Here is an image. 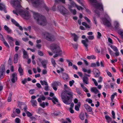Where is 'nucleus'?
I'll list each match as a JSON object with an SVG mask.
<instances>
[{"instance_id":"obj_1","label":"nucleus","mask_w":123,"mask_h":123,"mask_svg":"<svg viewBox=\"0 0 123 123\" xmlns=\"http://www.w3.org/2000/svg\"><path fill=\"white\" fill-rule=\"evenodd\" d=\"M61 97L63 102L67 105L71 103L73 98V93L71 92H67L64 94H62Z\"/></svg>"},{"instance_id":"obj_2","label":"nucleus","mask_w":123,"mask_h":123,"mask_svg":"<svg viewBox=\"0 0 123 123\" xmlns=\"http://www.w3.org/2000/svg\"><path fill=\"white\" fill-rule=\"evenodd\" d=\"M51 50L54 53H55L54 55V58L57 57L58 56H61L62 54V52L60 47L57 45L53 43L50 46Z\"/></svg>"},{"instance_id":"obj_3","label":"nucleus","mask_w":123,"mask_h":123,"mask_svg":"<svg viewBox=\"0 0 123 123\" xmlns=\"http://www.w3.org/2000/svg\"><path fill=\"white\" fill-rule=\"evenodd\" d=\"M89 0L91 3H95L94 5V7L95 8V12L96 13L98 14L99 10L103 11V6L101 3L97 2L96 0Z\"/></svg>"},{"instance_id":"obj_4","label":"nucleus","mask_w":123,"mask_h":123,"mask_svg":"<svg viewBox=\"0 0 123 123\" xmlns=\"http://www.w3.org/2000/svg\"><path fill=\"white\" fill-rule=\"evenodd\" d=\"M11 3L12 6L15 8L16 9V11L15 10L13 11V13L18 15L17 10L19 11V10L21 9L20 8L21 6L20 4L19 1L18 0H11Z\"/></svg>"},{"instance_id":"obj_5","label":"nucleus","mask_w":123,"mask_h":123,"mask_svg":"<svg viewBox=\"0 0 123 123\" xmlns=\"http://www.w3.org/2000/svg\"><path fill=\"white\" fill-rule=\"evenodd\" d=\"M17 13L25 19H28L31 17L30 14L27 11H24L20 9L19 11L17 10Z\"/></svg>"},{"instance_id":"obj_6","label":"nucleus","mask_w":123,"mask_h":123,"mask_svg":"<svg viewBox=\"0 0 123 123\" xmlns=\"http://www.w3.org/2000/svg\"><path fill=\"white\" fill-rule=\"evenodd\" d=\"M42 35L48 41H54L55 40V38L51 34L46 32L42 33Z\"/></svg>"},{"instance_id":"obj_7","label":"nucleus","mask_w":123,"mask_h":123,"mask_svg":"<svg viewBox=\"0 0 123 123\" xmlns=\"http://www.w3.org/2000/svg\"><path fill=\"white\" fill-rule=\"evenodd\" d=\"M109 18V17L107 15L105 18H101L103 23V24L108 27H111V24L110 22L108 21L106 18Z\"/></svg>"},{"instance_id":"obj_8","label":"nucleus","mask_w":123,"mask_h":123,"mask_svg":"<svg viewBox=\"0 0 123 123\" xmlns=\"http://www.w3.org/2000/svg\"><path fill=\"white\" fill-rule=\"evenodd\" d=\"M38 24L40 25L44 26L46 25L47 22L45 18L43 16L37 21Z\"/></svg>"},{"instance_id":"obj_9","label":"nucleus","mask_w":123,"mask_h":123,"mask_svg":"<svg viewBox=\"0 0 123 123\" xmlns=\"http://www.w3.org/2000/svg\"><path fill=\"white\" fill-rule=\"evenodd\" d=\"M11 81L13 83H14L17 80V74L16 73H14L12 74L11 76Z\"/></svg>"},{"instance_id":"obj_10","label":"nucleus","mask_w":123,"mask_h":123,"mask_svg":"<svg viewBox=\"0 0 123 123\" xmlns=\"http://www.w3.org/2000/svg\"><path fill=\"white\" fill-rule=\"evenodd\" d=\"M58 9L62 14H65L67 10L64 6H59L58 7Z\"/></svg>"},{"instance_id":"obj_11","label":"nucleus","mask_w":123,"mask_h":123,"mask_svg":"<svg viewBox=\"0 0 123 123\" xmlns=\"http://www.w3.org/2000/svg\"><path fill=\"white\" fill-rule=\"evenodd\" d=\"M61 83L59 82H55L53 83L51 85L53 89L55 91H56L57 89V87L58 86L61 85Z\"/></svg>"},{"instance_id":"obj_12","label":"nucleus","mask_w":123,"mask_h":123,"mask_svg":"<svg viewBox=\"0 0 123 123\" xmlns=\"http://www.w3.org/2000/svg\"><path fill=\"white\" fill-rule=\"evenodd\" d=\"M5 73V69L3 66H1L0 68V79L4 77V74Z\"/></svg>"},{"instance_id":"obj_13","label":"nucleus","mask_w":123,"mask_h":123,"mask_svg":"<svg viewBox=\"0 0 123 123\" xmlns=\"http://www.w3.org/2000/svg\"><path fill=\"white\" fill-rule=\"evenodd\" d=\"M32 12L34 18L37 21H38L42 16L39 15L38 13L36 12Z\"/></svg>"},{"instance_id":"obj_14","label":"nucleus","mask_w":123,"mask_h":123,"mask_svg":"<svg viewBox=\"0 0 123 123\" xmlns=\"http://www.w3.org/2000/svg\"><path fill=\"white\" fill-rule=\"evenodd\" d=\"M0 37L1 38V40L2 41L3 43L6 47L9 49V45L5 41L4 38L3 36L0 33Z\"/></svg>"},{"instance_id":"obj_15","label":"nucleus","mask_w":123,"mask_h":123,"mask_svg":"<svg viewBox=\"0 0 123 123\" xmlns=\"http://www.w3.org/2000/svg\"><path fill=\"white\" fill-rule=\"evenodd\" d=\"M88 42L89 40L87 38H86L85 40H82L81 41V42L83 44L87 50L88 49L87 47L88 44H87V43Z\"/></svg>"},{"instance_id":"obj_16","label":"nucleus","mask_w":123,"mask_h":123,"mask_svg":"<svg viewBox=\"0 0 123 123\" xmlns=\"http://www.w3.org/2000/svg\"><path fill=\"white\" fill-rule=\"evenodd\" d=\"M6 9L5 4L3 3H0V10L1 11H4L5 13H6L7 12Z\"/></svg>"},{"instance_id":"obj_17","label":"nucleus","mask_w":123,"mask_h":123,"mask_svg":"<svg viewBox=\"0 0 123 123\" xmlns=\"http://www.w3.org/2000/svg\"><path fill=\"white\" fill-rule=\"evenodd\" d=\"M31 2L33 5L35 7H37L39 4V0H31Z\"/></svg>"},{"instance_id":"obj_18","label":"nucleus","mask_w":123,"mask_h":123,"mask_svg":"<svg viewBox=\"0 0 123 123\" xmlns=\"http://www.w3.org/2000/svg\"><path fill=\"white\" fill-rule=\"evenodd\" d=\"M18 71L20 76H22L24 75L23 70L21 68V65L20 64L19 65Z\"/></svg>"},{"instance_id":"obj_19","label":"nucleus","mask_w":123,"mask_h":123,"mask_svg":"<svg viewBox=\"0 0 123 123\" xmlns=\"http://www.w3.org/2000/svg\"><path fill=\"white\" fill-rule=\"evenodd\" d=\"M30 102L32 106L35 108H36L37 106V101L36 100L31 99Z\"/></svg>"},{"instance_id":"obj_20","label":"nucleus","mask_w":123,"mask_h":123,"mask_svg":"<svg viewBox=\"0 0 123 123\" xmlns=\"http://www.w3.org/2000/svg\"><path fill=\"white\" fill-rule=\"evenodd\" d=\"M84 106L87 112H90L92 111L91 107L88 106L87 104H85Z\"/></svg>"},{"instance_id":"obj_21","label":"nucleus","mask_w":123,"mask_h":123,"mask_svg":"<svg viewBox=\"0 0 123 123\" xmlns=\"http://www.w3.org/2000/svg\"><path fill=\"white\" fill-rule=\"evenodd\" d=\"M71 35L73 38L74 41L77 42L79 37L78 36L74 33H71Z\"/></svg>"},{"instance_id":"obj_22","label":"nucleus","mask_w":123,"mask_h":123,"mask_svg":"<svg viewBox=\"0 0 123 123\" xmlns=\"http://www.w3.org/2000/svg\"><path fill=\"white\" fill-rule=\"evenodd\" d=\"M82 79L83 82L84 84H88L89 83V79L87 77H83Z\"/></svg>"},{"instance_id":"obj_23","label":"nucleus","mask_w":123,"mask_h":123,"mask_svg":"<svg viewBox=\"0 0 123 123\" xmlns=\"http://www.w3.org/2000/svg\"><path fill=\"white\" fill-rule=\"evenodd\" d=\"M93 72L95 75V77L98 78L99 77L100 74L98 70L96 69H94Z\"/></svg>"},{"instance_id":"obj_24","label":"nucleus","mask_w":123,"mask_h":123,"mask_svg":"<svg viewBox=\"0 0 123 123\" xmlns=\"http://www.w3.org/2000/svg\"><path fill=\"white\" fill-rule=\"evenodd\" d=\"M91 91L92 92H93L95 94L99 93V92L96 87H92L91 88Z\"/></svg>"},{"instance_id":"obj_25","label":"nucleus","mask_w":123,"mask_h":123,"mask_svg":"<svg viewBox=\"0 0 123 123\" xmlns=\"http://www.w3.org/2000/svg\"><path fill=\"white\" fill-rule=\"evenodd\" d=\"M48 63V61L47 60H44L42 61L41 63L43 67L44 68H47V64Z\"/></svg>"},{"instance_id":"obj_26","label":"nucleus","mask_w":123,"mask_h":123,"mask_svg":"<svg viewBox=\"0 0 123 123\" xmlns=\"http://www.w3.org/2000/svg\"><path fill=\"white\" fill-rule=\"evenodd\" d=\"M23 57L24 58H26L27 59H28L29 57L27 53V52L25 50H24L23 51Z\"/></svg>"},{"instance_id":"obj_27","label":"nucleus","mask_w":123,"mask_h":123,"mask_svg":"<svg viewBox=\"0 0 123 123\" xmlns=\"http://www.w3.org/2000/svg\"><path fill=\"white\" fill-rule=\"evenodd\" d=\"M4 28L8 33H11L12 31V30L6 25H5L4 26Z\"/></svg>"},{"instance_id":"obj_28","label":"nucleus","mask_w":123,"mask_h":123,"mask_svg":"<svg viewBox=\"0 0 123 123\" xmlns=\"http://www.w3.org/2000/svg\"><path fill=\"white\" fill-rule=\"evenodd\" d=\"M48 99L49 100L52 99L53 103L54 104H55V102H58V100L55 97H53L52 99L50 97H48Z\"/></svg>"},{"instance_id":"obj_29","label":"nucleus","mask_w":123,"mask_h":123,"mask_svg":"<svg viewBox=\"0 0 123 123\" xmlns=\"http://www.w3.org/2000/svg\"><path fill=\"white\" fill-rule=\"evenodd\" d=\"M18 56V55L17 54H15L14 55L13 61L14 63H17Z\"/></svg>"},{"instance_id":"obj_30","label":"nucleus","mask_w":123,"mask_h":123,"mask_svg":"<svg viewBox=\"0 0 123 123\" xmlns=\"http://www.w3.org/2000/svg\"><path fill=\"white\" fill-rule=\"evenodd\" d=\"M114 23L115 28L116 29H117L119 26L118 22L117 21H115L114 22Z\"/></svg>"},{"instance_id":"obj_31","label":"nucleus","mask_w":123,"mask_h":123,"mask_svg":"<svg viewBox=\"0 0 123 123\" xmlns=\"http://www.w3.org/2000/svg\"><path fill=\"white\" fill-rule=\"evenodd\" d=\"M80 86L83 89V90L86 92H88V90L87 89L84 85L83 84L81 83L80 84Z\"/></svg>"},{"instance_id":"obj_32","label":"nucleus","mask_w":123,"mask_h":123,"mask_svg":"<svg viewBox=\"0 0 123 123\" xmlns=\"http://www.w3.org/2000/svg\"><path fill=\"white\" fill-rule=\"evenodd\" d=\"M82 70L85 73H87L89 74H90L91 73V70L90 69L88 70L84 68H83Z\"/></svg>"},{"instance_id":"obj_33","label":"nucleus","mask_w":123,"mask_h":123,"mask_svg":"<svg viewBox=\"0 0 123 123\" xmlns=\"http://www.w3.org/2000/svg\"><path fill=\"white\" fill-rule=\"evenodd\" d=\"M105 118L108 123H109L111 121V118L109 116L107 115L105 116Z\"/></svg>"},{"instance_id":"obj_34","label":"nucleus","mask_w":123,"mask_h":123,"mask_svg":"<svg viewBox=\"0 0 123 123\" xmlns=\"http://www.w3.org/2000/svg\"><path fill=\"white\" fill-rule=\"evenodd\" d=\"M12 93L10 92L9 95V97L7 99V101L8 102H10L12 100Z\"/></svg>"},{"instance_id":"obj_35","label":"nucleus","mask_w":123,"mask_h":123,"mask_svg":"<svg viewBox=\"0 0 123 123\" xmlns=\"http://www.w3.org/2000/svg\"><path fill=\"white\" fill-rule=\"evenodd\" d=\"M55 3H59L60 2H62L63 4L65 3V0H55Z\"/></svg>"},{"instance_id":"obj_36","label":"nucleus","mask_w":123,"mask_h":123,"mask_svg":"<svg viewBox=\"0 0 123 123\" xmlns=\"http://www.w3.org/2000/svg\"><path fill=\"white\" fill-rule=\"evenodd\" d=\"M63 78L65 80H67L68 78V75L66 74H63Z\"/></svg>"},{"instance_id":"obj_37","label":"nucleus","mask_w":123,"mask_h":123,"mask_svg":"<svg viewBox=\"0 0 123 123\" xmlns=\"http://www.w3.org/2000/svg\"><path fill=\"white\" fill-rule=\"evenodd\" d=\"M11 21L13 24L15 25L16 26H19V24L14 19H11Z\"/></svg>"},{"instance_id":"obj_38","label":"nucleus","mask_w":123,"mask_h":123,"mask_svg":"<svg viewBox=\"0 0 123 123\" xmlns=\"http://www.w3.org/2000/svg\"><path fill=\"white\" fill-rule=\"evenodd\" d=\"M51 62L53 66L55 67L56 64L55 61V59L53 58L51 59Z\"/></svg>"},{"instance_id":"obj_39","label":"nucleus","mask_w":123,"mask_h":123,"mask_svg":"<svg viewBox=\"0 0 123 123\" xmlns=\"http://www.w3.org/2000/svg\"><path fill=\"white\" fill-rule=\"evenodd\" d=\"M111 47L115 52H117L118 51L117 48L115 46L111 45Z\"/></svg>"},{"instance_id":"obj_40","label":"nucleus","mask_w":123,"mask_h":123,"mask_svg":"<svg viewBox=\"0 0 123 123\" xmlns=\"http://www.w3.org/2000/svg\"><path fill=\"white\" fill-rule=\"evenodd\" d=\"M87 58L89 59H95L96 57L94 55H92L90 56H87Z\"/></svg>"},{"instance_id":"obj_41","label":"nucleus","mask_w":123,"mask_h":123,"mask_svg":"<svg viewBox=\"0 0 123 123\" xmlns=\"http://www.w3.org/2000/svg\"><path fill=\"white\" fill-rule=\"evenodd\" d=\"M117 96V93L116 92H115L113 94L111 95V100L112 102H113V100L115 96Z\"/></svg>"},{"instance_id":"obj_42","label":"nucleus","mask_w":123,"mask_h":123,"mask_svg":"<svg viewBox=\"0 0 123 123\" xmlns=\"http://www.w3.org/2000/svg\"><path fill=\"white\" fill-rule=\"evenodd\" d=\"M80 118L82 120H83L85 118V115L83 113H81L80 115Z\"/></svg>"},{"instance_id":"obj_43","label":"nucleus","mask_w":123,"mask_h":123,"mask_svg":"<svg viewBox=\"0 0 123 123\" xmlns=\"http://www.w3.org/2000/svg\"><path fill=\"white\" fill-rule=\"evenodd\" d=\"M82 24L83 25L85 26L86 28H90L89 26L85 22H82Z\"/></svg>"},{"instance_id":"obj_44","label":"nucleus","mask_w":123,"mask_h":123,"mask_svg":"<svg viewBox=\"0 0 123 123\" xmlns=\"http://www.w3.org/2000/svg\"><path fill=\"white\" fill-rule=\"evenodd\" d=\"M7 39L9 41H10V40H11L12 41H14V39H13V38L9 35H7Z\"/></svg>"},{"instance_id":"obj_45","label":"nucleus","mask_w":123,"mask_h":123,"mask_svg":"<svg viewBox=\"0 0 123 123\" xmlns=\"http://www.w3.org/2000/svg\"><path fill=\"white\" fill-rule=\"evenodd\" d=\"M40 82L41 84L42 85H48V83L47 82L44 80L43 81H40Z\"/></svg>"},{"instance_id":"obj_46","label":"nucleus","mask_w":123,"mask_h":123,"mask_svg":"<svg viewBox=\"0 0 123 123\" xmlns=\"http://www.w3.org/2000/svg\"><path fill=\"white\" fill-rule=\"evenodd\" d=\"M118 33L120 35L123 39V31L119 30L118 31Z\"/></svg>"},{"instance_id":"obj_47","label":"nucleus","mask_w":123,"mask_h":123,"mask_svg":"<svg viewBox=\"0 0 123 123\" xmlns=\"http://www.w3.org/2000/svg\"><path fill=\"white\" fill-rule=\"evenodd\" d=\"M70 11L74 15H75L76 14V11L75 9H70Z\"/></svg>"},{"instance_id":"obj_48","label":"nucleus","mask_w":123,"mask_h":123,"mask_svg":"<svg viewBox=\"0 0 123 123\" xmlns=\"http://www.w3.org/2000/svg\"><path fill=\"white\" fill-rule=\"evenodd\" d=\"M87 37L89 40H92L94 39V35H91L88 36Z\"/></svg>"},{"instance_id":"obj_49","label":"nucleus","mask_w":123,"mask_h":123,"mask_svg":"<svg viewBox=\"0 0 123 123\" xmlns=\"http://www.w3.org/2000/svg\"><path fill=\"white\" fill-rule=\"evenodd\" d=\"M70 4L73 7H76V5H77L76 3H75L74 1H71V2Z\"/></svg>"},{"instance_id":"obj_50","label":"nucleus","mask_w":123,"mask_h":123,"mask_svg":"<svg viewBox=\"0 0 123 123\" xmlns=\"http://www.w3.org/2000/svg\"><path fill=\"white\" fill-rule=\"evenodd\" d=\"M106 71L108 76H109L110 77H112V74L111 73L108 71V70L106 69Z\"/></svg>"},{"instance_id":"obj_51","label":"nucleus","mask_w":123,"mask_h":123,"mask_svg":"<svg viewBox=\"0 0 123 123\" xmlns=\"http://www.w3.org/2000/svg\"><path fill=\"white\" fill-rule=\"evenodd\" d=\"M102 36L101 34V33L99 32H97V38L98 39H100L101 38V37Z\"/></svg>"},{"instance_id":"obj_52","label":"nucleus","mask_w":123,"mask_h":123,"mask_svg":"<svg viewBox=\"0 0 123 123\" xmlns=\"http://www.w3.org/2000/svg\"><path fill=\"white\" fill-rule=\"evenodd\" d=\"M76 91L77 93L79 95L81 96H82V94H81V93L78 89H77Z\"/></svg>"},{"instance_id":"obj_53","label":"nucleus","mask_w":123,"mask_h":123,"mask_svg":"<svg viewBox=\"0 0 123 123\" xmlns=\"http://www.w3.org/2000/svg\"><path fill=\"white\" fill-rule=\"evenodd\" d=\"M67 62L68 63V66L69 67L72 66L73 65L72 63L70 61L68 60H67Z\"/></svg>"},{"instance_id":"obj_54","label":"nucleus","mask_w":123,"mask_h":123,"mask_svg":"<svg viewBox=\"0 0 123 123\" xmlns=\"http://www.w3.org/2000/svg\"><path fill=\"white\" fill-rule=\"evenodd\" d=\"M26 105L24 104L23 103L22 104L19 105V107L21 109L23 110L24 107H26Z\"/></svg>"},{"instance_id":"obj_55","label":"nucleus","mask_w":123,"mask_h":123,"mask_svg":"<svg viewBox=\"0 0 123 123\" xmlns=\"http://www.w3.org/2000/svg\"><path fill=\"white\" fill-rule=\"evenodd\" d=\"M73 48L75 49H76L78 48V45L76 43L75 44H72Z\"/></svg>"},{"instance_id":"obj_56","label":"nucleus","mask_w":123,"mask_h":123,"mask_svg":"<svg viewBox=\"0 0 123 123\" xmlns=\"http://www.w3.org/2000/svg\"><path fill=\"white\" fill-rule=\"evenodd\" d=\"M27 116L29 117H31L32 116V114L29 112L27 111L26 112Z\"/></svg>"},{"instance_id":"obj_57","label":"nucleus","mask_w":123,"mask_h":123,"mask_svg":"<svg viewBox=\"0 0 123 123\" xmlns=\"http://www.w3.org/2000/svg\"><path fill=\"white\" fill-rule=\"evenodd\" d=\"M76 7L77 8V9L78 10H82L83 9V8L81 6H79L78 5H76Z\"/></svg>"},{"instance_id":"obj_58","label":"nucleus","mask_w":123,"mask_h":123,"mask_svg":"<svg viewBox=\"0 0 123 123\" xmlns=\"http://www.w3.org/2000/svg\"><path fill=\"white\" fill-rule=\"evenodd\" d=\"M17 116L16 112L15 111H13V113L11 115V116L12 117L14 118L15 116Z\"/></svg>"},{"instance_id":"obj_59","label":"nucleus","mask_w":123,"mask_h":123,"mask_svg":"<svg viewBox=\"0 0 123 123\" xmlns=\"http://www.w3.org/2000/svg\"><path fill=\"white\" fill-rule=\"evenodd\" d=\"M46 86L44 87V89L46 91H49V86H48V84Z\"/></svg>"},{"instance_id":"obj_60","label":"nucleus","mask_w":123,"mask_h":123,"mask_svg":"<svg viewBox=\"0 0 123 123\" xmlns=\"http://www.w3.org/2000/svg\"><path fill=\"white\" fill-rule=\"evenodd\" d=\"M35 91V89L30 90L29 92V93L31 94H32L34 93Z\"/></svg>"},{"instance_id":"obj_61","label":"nucleus","mask_w":123,"mask_h":123,"mask_svg":"<svg viewBox=\"0 0 123 123\" xmlns=\"http://www.w3.org/2000/svg\"><path fill=\"white\" fill-rule=\"evenodd\" d=\"M15 121L17 123H20V120L19 118H17L15 119Z\"/></svg>"},{"instance_id":"obj_62","label":"nucleus","mask_w":123,"mask_h":123,"mask_svg":"<svg viewBox=\"0 0 123 123\" xmlns=\"http://www.w3.org/2000/svg\"><path fill=\"white\" fill-rule=\"evenodd\" d=\"M83 0H80L79 1H78V2L82 6H84V5L83 3L82 2Z\"/></svg>"},{"instance_id":"obj_63","label":"nucleus","mask_w":123,"mask_h":123,"mask_svg":"<svg viewBox=\"0 0 123 123\" xmlns=\"http://www.w3.org/2000/svg\"><path fill=\"white\" fill-rule=\"evenodd\" d=\"M40 97H41V100H44L46 99L45 97L43 95H40Z\"/></svg>"},{"instance_id":"obj_64","label":"nucleus","mask_w":123,"mask_h":123,"mask_svg":"<svg viewBox=\"0 0 123 123\" xmlns=\"http://www.w3.org/2000/svg\"><path fill=\"white\" fill-rule=\"evenodd\" d=\"M40 105L43 108H44L45 105V103L44 102H43L42 103L40 104Z\"/></svg>"}]
</instances>
